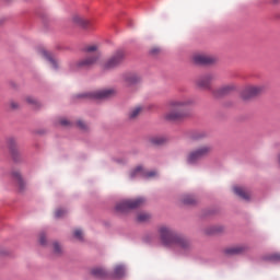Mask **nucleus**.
<instances>
[{
  "mask_svg": "<svg viewBox=\"0 0 280 280\" xmlns=\"http://www.w3.org/2000/svg\"><path fill=\"white\" fill-rule=\"evenodd\" d=\"M158 233L162 244L168 248H182V250H189V248H191V241L178 234L176 230L170 225H160Z\"/></svg>",
  "mask_w": 280,
  "mask_h": 280,
  "instance_id": "f257e3e1",
  "label": "nucleus"
},
{
  "mask_svg": "<svg viewBox=\"0 0 280 280\" xmlns=\"http://www.w3.org/2000/svg\"><path fill=\"white\" fill-rule=\"evenodd\" d=\"M25 102L27 104H30L31 106H37L38 105V101L36 98H34V96H26Z\"/></svg>",
  "mask_w": 280,
  "mask_h": 280,
  "instance_id": "a878e982",
  "label": "nucleus"
},
{
  "mask_svg": "<svg viewBox=\"0 0 280 280\" xmlns=\"http://www.w3.org/2000/svg\"><path fill=\"white\" fill-rule=\"evenodd\" d=\"M192 60L195 65H213L218 62V58L211 55L205 54H196L192 56Z\"/></svg>",
  "mask_w": 280,
  "mask_h": 280,
  "instance_id": "6e6552de",
  "label": "nucleus"
},
{
  "mask_svg": "<svg viewBox=\"0 0 280 280\" xmlns=\"http://www.w3.org/2000/svg\"><path fill=\"white\" fill-rule=\"evenodd\" d=\"M39 244H42V246H45V244H47V240L45 238V234H40Z\"/></svg>",
  "mask_w": 280,
  "mask_h": 280,
  "instance_id": "72a5a7b5",
  "label": "nucleus"
},
{
  "mask_svg": "<svg viewBox=\"0 0 280 280\" xmlns=\"http://www.w3.org/2000/svg\"><path fill=\"white\" fill-rule=\"evenodd\" d=\"M267 259H269L270 261H275L277 259H280V256L275 254V255L268 256Z\"/></svg>",
  "mask_w": 280,
  "mask_h": 280,
  "instance_id": "f704fd0d",
  "label": "nucleus"
},
{
  "mask_svg": "<svg viewBox=\"0 0 280 280\" xmlns=\"http://www.w3.org/2000/svg\"><path fill=\"white\" fill-rule=\"evenodd\" d=\"M72 23L79 27H82L83 30H89L91 27V21L82 18V15H73Z\"/></svg>",
  "mask_w": 280,
  "mask_h": 280,
  "instance_id": "4468645a",
  "label": "nucleus"
},
{
  "mask_svg": "<svg viewBox=\"0 0 280 280\" xmlns=\"http://www.w3.org/2000/svg\"><path fill=\"white\" fill-rule=\"evenodd\" d=\"M194 101L191 98H183V100H171L167 103V112L164 114V119L166 121H180V119H185L188 116L187 106H191Z\"/></svg>",
  "mask_w": 280,
  "mask_h": 280,
  "instance_id": "f03ea898",
  "label": "nucleus"
},
{
  "mask_svg": "<svg viewBox=\"0 0 280 280\" xmlns=\"http://www.w3.org/2000/svg\"><path fill=\"white\" fill-rule=\"evenodd\" d=\"M77 126H79V128H81V130H86V122H84V120H79L77 122Z\"/></svg>",
  "mask_w": 280,
  "mask_h": 280,
  "instance_id": "473e14b6",
  "label": "nucleus"
},
{
  "mask_svg": "<svg viewBox=\"0 0 280 280\" xmlns=\"http://www.w3.org/2000/svg\"><path fill=\"white\" fill-rule=\"evenodd\" d=\"M11 108H19V104L18 103H11Z\"/></svg>",
  "mask_w": 280,
  "mask_h": 280,
  "instance_id": "e433bc0d",
  "label": "nucleus"
},
{
  "mask_svg": "<svg viewBox=\"0 0 280 280\" xmlns=\"http://www.w3.org/2000/svg\"><path fill=\"white\" fill-rule=\"evenodd\" d=\"M231 91H235V84L223 85L214 92V95H226V93H231Z\"/></svg>",
  "mask_w": 280,
  "mask_h": 280,
  "instance_id": "f3484780",
  "label": "nucleus"
},
{
  "mask_svg": "<svg viewBox=\"0 0 280 280\" xmlns=\"http://www.w3.org/2000/svg\"><path fill=\"white\" fill-rule=\"evenodd\" d=\"M100 60V55H90L79 62V67H93Z\"/></svg>",
  "mask_w": 280,
  "mask_h": 280,
  "instance_id": "2eb2a0df",
  "label": "nucleus"
},
{
  "mask_svg": "<svg viewBox=\"0 0 280 280\" xmlns=\"http://www.w3.org/2000/svg\"><path fill=\"white\" fill-rule=\"evenodd\" d=\"M234 194L236 196H240V198H243V200H250V192L248 190L244 189L243 187L235 186L233 188Z\"/></svg>",
  "mask_w": 280,
  "mask_h": 280,
  "instance_id": "dca6fc26",
  "label": "nucleus"
},
{
  "mask_svg": "<svg viewBox=\"0 0 280 280\" xmlns=\"http://www.w3.org/2000/svg\"><path fill=\"white\" fill-rule=\"evenodd\" d=\"M150 54L151 56H159V54H161V48L154 47L151 49Z\"/></svg>",
  "mask_w": 280,
  "mask_h": 280,
  "instance_id": "2f4dec72",
  "label": "nucleus"
},
{
  "mask_svg": "<svg viewBox=\"0 0 280 280\" xmlns=\"http://www.w3.org/2000/svg\"><path fill=\"white\" fill-rule=\"evenodd\" d=\"M185 205H196V197L195 196H187L184 198Z\"/></svg>",
  "mask_w": 280,
  "mask_h": 280,
  "instance_id": "bb28decb",
  "label": "nucleus"
},
{
  "mask_svg": "<svg viewBox=\"0 0 280 280\" xmlns=\"http://www.w3.org/2000/svg\"><path fill=\"white\" fill-rule=\"evenodd\" d=\"M266 92L265 85H247L241 93L242 100L248 101Z\"/></svg>",
  "mask_w": 280,
  "mask_h": 280,
  "instance_id": "423d86ee",
  "label": "nucleus"
},
{
  "mask_svg": "<svg viewBox=\"0 0 280 280\" xmlns=\"http://www.w3.org/2000/svg\"><path fill=\"white\" fill-rule=\"evenodd\" d=\"M205 137V133H192L189 136L190 141H198Z\"/></svg>",
  "mask_w": 280,
  "mask_h": 280,
  "instance_id": "cd10ccee",
  "label": "nucleus"
},
{
  "mask_svg": "<svg viewBox=\"0 0 280 280\" xmlns=\"http://www.w3.org/2000/svg\"><path fill=\"white\" fill-rule=\"evenodd\" d=\"M141 110H143L142 106H137L129 113V119H137L139 115H141Z\"/></svg>",
  "mask_w": 280,
  "mask_h": 280,
  "instance_id": "412c9836",
  "label": "nucleus"
},
{
  "mask_svg": "<svg viewBox=\"0 0 280 280\" xmlns=\"http://www.w3.org/2000/svg\"><path fill=\"white\" fill-rule=\"evenodd\" d=\"M212 80H215V75H213L211 73L203 74L196 80V84H197V86H199V89L209 91V89H211Z\"/></svg>",
  "mask_w": 280,
  "mask_h": 280,
  "instance_id": "1a4fd4ad",
  "label": "nucleus"
},
{
  "mask_svg": "<svg viewBox=\"0 0 280 280\" xmlns=\"http://www.w3.org/2000/svg\"><path fill=\"white\" fill-rule=\"evenodd\" d=\"M74 237L80 241L84 240V234L82 233V230H74Z\"/></svg>",
  "mask_w": 280,
  "mask_h": 280,
  "instance_id": "c85d7f7f",
  "label": "nucleus"
},
{
  "mask_svg": "<svg viewBox=\"0 0 280 280\" xmlns=\"http://www.w3.org/2000/svg\"><path fill=\"white\" fill-rule=\"evenodd\" d=\"M67 213V210L63 209H58L55 211V217L56 218H62Z\"/></svg>",
  "mask_w": 280,
  "mask_h": 280,
  "instance_id": "c756f323",
  "label": "nucleus"
},
{
  "mask_svg": "<svg viewBox=\"0 0 280 280\" xmlns=\"http://www.w3.org/2000/svg\"><path fill=\"white\" fill-rule=\"evenodd\" d=\"M8 145H9V149L11 150L12 154H16V139L9 138Z\"/></svg>",
  "mask_w": 280,
  "mask_h": 280,
  "instance_id": "4be33fe9",
  "label": "nucleus"
},
{
  "mask_svg": "<svg viewBox=\"0 0 280 280\" xmlns=\"http://www.w3.org/2000/svg\"><path fill=\"white\" fill-rule=\"evenodd\" d=\"M124 78L127 86H132V84H137V82H139V78L137 74L128 73L125 74Z\"/></svg>",
  "mask_w": 280,
  "mask_h": 280,
  "instance_id": "a211bd4d",
  "label": "nucleus"
},
{
  "mask_svg": "<svg viewBox=\"0 0 280 280\" xmlns=\"http://www.w3.org/2000/svg\"><path fill=\"white\" fill-rule=\"evenodd\" d=\"M131 178H137V176H144L145 178H152L156 176V172H145L142 166H137L133 171L130 173Z\"/></svg>",
  "mask_w": 280,
  "mask_h": 280,
  "instance_id": "f8f14e48",
  "label": "nucleus"
},
{
  "mask_svg": "<svg viewBox=\"0 0 280 280\" xmlns=\"http://www.w3.org/2000/svg\"><path fill=\"white\" fill-rule=\"evenodd\" d=\"M85 51H88V54H93V51H97V46H95V45L88 46L85 48Z\"/></svg>",
  "mask_w": 280,
  "mask_h": 280,
  "instance_id": "7c9ffc66",
  "label": "nucleus"
},
{
  "mask_svg": "<svg viewBox=\"0 0 280 280\" xmlns=\"http://www.w3.org/2000/svg\"><path fill=\"white\" fill-rule=\"evenodd\" d=\"M91 273L98 279H106V270H104V268L96 267L92 269Z\"/></svg>",
  "mask_w": 280,
  "mask_h": 280,
  "instance_id": "6ab92c4d",
  "label": "nucleus"
},
{
  "mask_svg": "<svg viewBox=\"0 0 280 280\" xmlns=\"http://www.w3.org/2000/svg\"><path fill=\"white\" fill-rule=\"evenodd\" d=\"M60 124L61 126H69V120L62 119Z\"/></svg>",
  "mask_w": 280,
  "mask_h": 280,
  "instance_id": "c9c22d12",
  "label": "nucleus"
},
{
  "mask_svg": "<svg viewBox=\"0 0 280 280\" xmlns=\"http://www.w3.org/2000/svg\"><path fill=\"white\" fill-rule=\"evenodd\" d=\"M52 248L55 255H60L62 253V246L58 242L52 243Z\"/></svg>",
  "mask_w": 280,
  "mask_h": 280,
  "instance_id": "393cba45",
  "label": "nucleus"
},
{
  "mask_svg": "<svg viewBox=\"0 0 280 280\" xmlns=\"http://www.w3.org/2000/svg\"><path fill=\"white\" fill-rule=\"evenodd\" d=\"M11 176L13 178V180H15L16 183V187L20 194H25V191H27V183L25 182V179H23V176L21 175V172L19 171H13L11 173Z\"/></svg>",
  "mask_w": 280,
  "mask_h": 280,
  "instance_id": "9d476101",
  "label": "nucleus"
},
{
  "mask_svg": "<svg viewBox=\"0 0 280 280\" xmlns=\"http://www.w3.org/2000/svg\"><path fill=\"white\" fill-rule=\"evenodd\" d=\"M115 91L113 90H98L95 92H88L79 94L78 97H85L88 100H106V97H110Z\"/></svg>",
  "mask_w": 280,
  "mask_h": 280,
  "instance_id": "0eeeda50",
  "label": "nucleus"
},
{
  "mask_svg": "<svg viewBox=\"0 0 280 280\" xmlns=\"http://www.w3.org/2000/svg\"><path fill=\"white\" fill-rule=\"evenodd\" d=\"M143 205H145V199L140 197L137 199L122 200L116 206V209L124 213L129 209H139V207H143Z\"/></svg>",
  "mask_w": 280,
  "mask_h": 280,
  "instance_id": "39448f33",
  "label": "nucleus"
},
{
  "mask_svg": "<svg viewBox=\"0 0 280 280\" xmlns=\"http://www.w3.org/2000/svg\"><path fill=\"white\" fill-rule=\"evenodd\" d=\"M126 60V51L118 49L116 50L110 58L102 63V69L105 71H108L110 69H117L119 65H121Z\"/></svg>",
  "mask_w": 280,
  "mask_h": 280,
  "instance_id": "20e7f679",
  "label": "nucleus"
},
{
  "mask_svg": "<svg viewBox=\"0 0 280 280\" xmlns=\"http://www.w3.org/2000/svg\"><path fill=\"white\" fill-rule=\"evenodd\" d=\"M212 151L213 148H211L209 144L199 145L187 154L186 163H188V165H196L200 163L205 156H209Z\"/></svg>",
  "mask_w": 280,
  "mask_h": 280,
  "instance_id": "7ed1b4c3",
  "label": "nucleus"
},
{
  "mask_svg": "<svg viewBox=\"0 0 280 280\" xmlns=\"http://www.w3.org/2000/svg\"><path fill=\"white\" fill-rule=\"evenodd\" d=\"M137 220L138 222H148V220H150V214L142 212L138 214Z\"/></svg>",
  "mask_w": 280,
  "mask_h": 280,
  "instance_id": "b1692460",
  "label": "nucleus"
},
{
  "mask_svg": "<svg viewBox=\"0 0 280 280\" xmlns=\"http://www.w3.org/2000/svg\"><path fill=\"white\" fill-rule=\"evenodd\" d=\"M38 54L42 56V58H45L48 60V62H50V65H52V69H58V60L56 57H54V55H51V52L45 50V48H40Z\"/></svg>",
  "mask_w": 280,
  "mask_h": 280,
  "instance_id": "ddd939ff",
  "label": "nucleus"
},
{
  "mask_svg": "<svg viewBox=\"0 0 280 280\" xmlns=\"http://www.w3.org/2000/svg\"><path fill=\"white\" fill-rule=\"evenodd\" d=\"M125 275H126V268L124 266L118 265L114 268V277H116V279H119Z\"/></svg>",
  "mask_w": 280,
  "mask_h": 280,
  "instance_id": "aec40b11",
  "label": "nucleus"
},
{
  "mask_svg": "<svg viewBox=\"0 0 280 280\" xmlns=\"http://www.w3.org/2000/svg\"><path fill=\"white\" fill-rule=\"evenodd\" d=\"M223 253L224 255H244V253H248V246L235 245V246L225 248Z\"/></svg>",
  "mask_w": 280,
  "mask_h": 280,
  "instance_id": "9b49d317",
  "label": "nucleus"
},
{
  "mask_svg": "<svg viewBox=\"0 0 280 280\" xmlns=\"http://www.w3.org/2000/svg\"><path fill=\"white\" fill-rule=\"evenodd\" d=\"M165 138L163 137H154V138H151V143L153 145H163V143H165Z\"/></svg>",
  "mask_w": 280,
  "mask_h": 280,
  "instance_id": "5701e85b",
  "label": "nucleus"
}]
</instances>
